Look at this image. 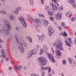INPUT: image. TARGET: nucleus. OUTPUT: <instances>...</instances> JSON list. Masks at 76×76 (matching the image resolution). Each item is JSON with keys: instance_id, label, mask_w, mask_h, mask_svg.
I'll use <instances>...</instances> for the list:
<instances>
[{"instance_id": "f257e3e1", "label": "nucleus", "mask_w": 76, "mask_h": 76, "mask_svg": "<svg viewBox=\"0 0 76 76\" xmlns=\"http://www.w3.org/2000/svg\"><path fill=\"white\" fill-rule=\"evenodd\" d=\"M58 42V44L56 46V48H58L60 50H63V48H62V45H63V43L60 40H58V41H56V44H57Z\"/></svg>"}, {"instance_id": "f03ea898", "label": "nucleus", "mask_w": 76, "mask_h": 76, "mask_svg": "<svg viewBox=\"0 0 76 76\" xmlns=\"http://www.w3.org/2000/svg\"><path fill=\"white\" fill-rule=\"evenodd\" d=\"M37 60L39 61H40L41 64L42 66L45 65L46 64V62L45 58L43 57H42L38 58H37Z\"/></svg>"}, {"instance_id": "7ed1b4c3", "label": "nucleus", "mask_w": 76, "mask_h": 76, "mask_svg": "<svg viewBox=\"0 0 76 76\" xmlns=\"http://www.w3.org/2000/svg\"><path fill=\"white\" fill-rule=\"evenodd\" d=\"M21 23L22 24L24 28H26V24L25 23V20L22 17H20L19 18Z\"/></svg>"}, {"instance_id": "20e7f679", "label": "nucleus", "mask_w": 76, "mask_h": 76, "mask_svg": "<svg viewBox=\"0 0 76 76\" xmlns=\"http://www.w3.org/2000/svg\"><path fill=\"white\" fill-rule=\"evenodd\" d=\"M23 40H22L19 43V45L18 46V48L20 49V51L22 53H23L25 51V50H24V49L23 47H22V46H23V43H22V42H23Z\"/></svg>"}, {"instance_id": "39448f33", "label": "nucleus", "mask_w": 76, "mask_h": 76, "mask_svg": "<svg viewBox=\"0 0 76 76\" xmlns=\"http://www.w3.org/2000/svg\"><path fill=\"white\" fill-rule=\"evenodd\" d=\"M48 34L50 37H51L53 34L54 33V30L52 29L51 26H49L48 28Z\"/></svg>"}, {"instance_id": "423d86ee", "label": "nucleus", "mask_w": 76, "mask_h": 76, "mask_svg": "<svg viewBox=\"0 0 76 76\" xmlns=\"http://www.w3.org/2000/svg\"><path fill=\"white\" fill-rule=\"evenodd\" d=\"M54 18L57 20H60L61 19V15L60 12H58L54 15Z\"/></svg>"}, {"instance_id": "0eeeda50", "label": "nucleus", "mask_w": 76, "mask_h": 76, "mask_svg": "<svg viewBox=\"0 0 76 76\" xmlns=\"http://www.w3.org/2000/svg\"><path fill=\"white\" fill-rule=\"evenodd\" d=\"M68 2L70 3L74 8H76V4L75 3V0H68Z\"/></svg>"}, {"instance_id": "6e6552de", "label": "nucleus", "mask_w": 76, "mask_h": 76, "mask_svg": "<svg viewBox=\"0 0 76 76\" xmlns=\"http://www.w3.org/2000/svg\"><path fill=\"white\" fill-rule=\"evenodd\" d=\"M36 53V50H33L29 52L28 57L29 58H30L31 57L33 54H35Z\"/></svg>"}, {"instance_id": "1a4fd4ad", "label": "nucleus", "mask_w": 76, "mask_h": 76, "mask_svg": "<svg viewBox=\"0 0 76 76\" xmlns=\"http://www.w3.org/2000/svg\"><path fill=\"white\" fill-rule=\"evenodd\" d=\"M48 58L49 60H50V61L54 63L55 61L54 60V58H53V56L52 54H50L49 53H48Z\"/></svg>"}, {"instance_id": "9d476101", "label": "nucleus", "mask_w": 76, "mask_h": 76, "mask_svg": "<svg viewBox=\"0 0 76 76\" xmlns=\"http://www.w3.org/2000/svg\"><path fill=\"white\" fill-rule=\"evenodd\" d=\"M4 23L5 24V25H6L8 27V29L9 30H11V29L12 28L11 27V26L9 24V23L7 22V21L5 20L4 21Z\"/></svg>"}, {"instance_id": "9b49d317", "label": "nucleus", "mask_w": 76, "mask_h": 76, "mask_svg": "<svg viewBox=\"0 0 76 76\" xmlns=\"http://www.w3.org/2000/svg\"><path fill=\"white\" fill-rule=\"evenodd\" d=\"M1 54H2V56H0V57L2 58V57H4V58H6V54L5 51L3 50H1Z\"/></svg>"}, {"instance_id": "f8f14e48", "label": "nucleus", "mask_w": 76, "mask_h": 76, "mask_svg": "<svg viewBox=\"0 0 76 76\" xmlns=\"http://www.w3.org/2000/svg\"><path fill=\"white\" fill-rule=\"evenodd\" d=\"M2 31L4 32H6L7 35H9V31L7 30L6 31V26H4Z\"/></svg>"}, {"instance_id": "ddd939ff", "label": "nucleus", "mask_w": 76, "mask_h": 76, "mask_svg": "<svg viewBox=\"0 0 76 76\" xmlns=\"http://www.w3.org/2000/svg\"><path fill=\"white\" fill-rule=\"evenodd\" d=\"M34 22H35V23H38V24H40L41 23V22L38 18L35 19L34 20Z\"/></svg>"}, {"instance_id": "4468645a", "label": "nucleus", "mask_w": 76, "mask_h": 76, "mask_svg": "<svg viewBox=\"0 0 76 76\" xmlns=\"http://www.w3.org/2000/svg\"><path fill=\"white\" fill-rule=\"evenodd\" d=\"M52 8L53 11H56L57 9V7L56 5L52 4Z\"/></svg>"}, {"instance_id": "2eb2a0df", "label": "nucleus", "mask_w": 76, "mask_h": 76, "mask_svg": "<svg viewBox=\"0 0 76 76\" xmlns=\"http://www.w3.org/2000/svg\"><path fill=\"white\" fill-rule=\"evenodd\" d=\"M52 1L53 3H55V4H57L58 6H59V4L57 3V2H58L59 1V0H52Z\"/></svg>"}, {"instance_id": "dca6fc26", "label": "nucleus", "mask_w": 76, "mask_h": 76, "mask_svg": "<svg viewBox=\"0 0 76 76\" xmlns=\"http://www.w3.org/2000/svg\"><path fill=\"white\" fill-rule=\"evenodd\" d=\"M16 67L17 69V70H21V69L22 68V66H16Z\"/></svg>"}, {"instance_id": "f3484780", "label": "nucleus", "mask_w": 76, "mask_h": 76, "mask_svg": "<svg viewBox=\"0 0 76 76\" xmlns=\"http://www.w3.org/2000/svg\"><path fill=\"white\" fill-rule=\"evenodd\" d=\"M61 25L63 26V28L66 29V24L65 23L63 22L61 23Z\"/></svg>"}, {"instance_id": "a211bd4d", "label": "nucleus", "mask_w": 76, "mask_h": 76, "mask_svg": "<svg viewBox=\"0 0 76 76\" xmlns=\"http://www.w3.org/2000/svg\"><path fill=\"white\" fill-rule=\"evenodd\" d=\"M48 15L50 16H53L54 13L52 11H50L48 12Z\"/></svg>"}, {"instance_id": "6ab92c4d", "label": "nucleus", "mask_w": 76, "mask_h": 76, "mask_svg": "<svg viewBox=\"0 0 76 76\" xmlns=\"http://www.w3.org/2000/svg\"><path fill=\"white\" fill-rule=\"evenodd\" d=\"M66 16L68 17L71 16V12H66Z\"/></svg>"}, {"instance_id": "aec40b11", "label": "nucleus", "mask_w": 76, "mask_h": 76, "mask_svg": "<svg viewBox=\"0 0 76 76\" xmlns=\"http://www.w3.org/2000/svg\"><path fill=\"white\" fill-rule=\"evenodd\" d=\"M56 54L58 56L61 55V53H60V52L58 50H56Z\"/></svg>"}, {"instance_id": "412c9836", "label": "nucleus", "mask_w": 76, "mask_h": 76, "mask_svg": "<svg viewBox=\"0 0 76 76\" xmlns=\"http://www.w3.org/2000/svg\"><path fill=\"white\" fill-rule=\"evenodd\" d=\"M49 23V22L48 21L45 20L44 22V25L45 26H47L48 24Z\"/></svg>"}, {"instance_id": "4be33fe9", "label": "nucleus", "mask_w": 76, "mask_h": 76, "mask_svg": "<svg viewBox=\"0 0 76 76\" xmlns=\"http://www.w3.org/2000/svg\"><path fill=\"white\" fill-rule=\"evenodd\" d=\"M27 39H28L30 42H32V38H31V37H30L29 36L27 37Z\"/></svg>"}, {"instance_id": "5701e85b", "label": "nucleus", "mask_w": 76, "mask_h": 76, "mask_svg": "<svg viewBox=\"0 0 76 76\" xmlns=\"http://www.w3.org/2000/svg\"><path fill=\"white\" fill-rule=\"evenodd\" d=\"M43 48L45 51H47V50H48V48L47 47V46L46 45H43Z\"/></svg>"}, {"instance_id": "b1692460", "label": "nucleus", "mask_w": 76, "mask_h": 76, "mask_svg": "<svg viewBox=\"0 0 76 76\" xmlns=\"http://www.w3.org/2000/svg\"><path fill=\"white\" fill-rule=\"evenodd\" d=\"M58 10L59 11H62L63 10V8L62 6L59 7H58Z\"/></svg>"}, {"instance_id": "393cba45", "label": "nucleus", "mask_w": 76, "mask_h": 76, "mask_svg": "<svg viewBox=\"0 0 76 76\" xmlns=\"http://www.w3.org/2000/svg\"><path fill=\"white\" fill-rule=\"evenodd\" d=\"M68 41L69 44H72V43H73V42H72V39H71V38H69Z\"/></svg>"}, {"instance_id": "a878e982", "label": "nucleus", "mask_w": 76, "mask_h": 76, "mask_svg": "<svg viewBox=\"0 0 76 76\" xmlns=\"http://www.w3.org/2000/svg\"><path fill=\"white\" fill-rule=\"evenodd\" d=\"M61 35L62 36H67V33L65 32H64L63 33H62L61 34Z\"/></svg>"}, {"instance_id": "bb28decb", "label": "nucleus", "mask_w": 76, "mask_h": 76, "mask_svg": "<svg viewBox=\"0 0 76 76\" xmlns=\"http://www.w3.org/2000/svg\"><path fill=\"white\" fill-rule=\"evenodd\" d=\"M76 19V18H75V17H72L71 18V21L72 22H74L75 20Z\"/></svg>"}, {"instance_id": "cd10ccee", "label": "nucleus", "mask_w": 76, "mask_h": 76, "mask_svg": "<svg viewBox=\"0 0 76 76\" xmlns=\"http://www.w3.org/2000/svg\"><path fill=\"white\" fill-rule=\"evenodd\" d=\"M65 42L66 43V44H67L68 46H69V47H71V45L70 44H69V42H68V41H67V40H66L65 41Z\"/></svg>"}, {"instance_id": "c85d7f7f", "label": "nucleus", "mask_w": 76, "mask_h": 76, "mask_svg": "<svg viewBox=\"0 0 76 76\" xmlns=\"http://www.w3.org/2000/svg\"><path fill=\"white\" fill-rule=\"evenodd\" d=\"M68 60L69 63H70V64H72V60L70 59V58H69Z\"/></svg>"}, {"instance_id": "c756f323", "label": "nucleus", "mask_w": 76, "mask_h": 76, "mask_svg": "<svg viewBox=\"0 0 76 76\" xmlns=\"http://www.w3.org/2000/svg\"><path fill=\"white\" fill-rule=\"evenodd\" d=\"M41 69H43V70H47L48 67H46L45 68L43 66H41Z\"/></svg>"}, {"instance_id": "7c9ffc66", "label": "nucleus", "mask_w": 76, "mask_h": 76, "mask_svg": "<svg viewBox=\"0 0 76 76\" xmlns=\"http://www.w3.org/2000/svg\"><path fill=\"white\" fill-rule=\"evenodd\" d=\"M40 52L41 53H40L39 54L40 55H41V54H42V53H44V50H43V49H40Z\"/></svg>"}, {"instance_id": "2f4dec72", "label": "nucleus", "mask_w": 76, "mask_h": 76, "mask_svg": "<svg viewBox=\"0 0 76 76\" xmlns=\"http://www.w3.org/2000/svg\"><path fill=\"white\" fill-rule=\"evenodd\" d=\"M34 26L36 28H38V24L35 23L34 24Z\"/></svg>"}, {"instance_id": "473e14b6", "label": "nucleus", "mask_w": 76, "mask_h": 76, "mask_svg": "<svg viewBox=\"0 0 76 76\" xmlns=\"http://www.w3.org/2000/svg\"><path fill=\"white\" fill-rule=\"evenodd\" d=\"M48 73H50V72H51V67H48Z\"/></svg>"}, {"instance_id": "72a5a7b5", "label": "nucleus", "mask_w": 76, "mask_h": 76, "mask_svg": "<svg viewBox=\"0 0 76 76\" xmlns=\"http://www.w3.org/2000/svg\"><path fill=\"white\" fill-rule=\"evenodd\" d=\"M14 17L13 16H10V18L11 20H13V18Z\"/></svg>"}, {"instance_id": "f704fd0d", "label": "nucleus", "mask_w": 76, "mask_h": 76, "mask_svg": "<svg viewBox=\"0 0 76 76\" xmlns=\"http://www.w3.org/2000/svg\"><path fill=\"white\" fill-rule=\"evenodd\" d=\"M62 63L63 64H65L66 63V60H64L62 61Z\"/></svg>"}, {"instance_id": "c9c22d12", "label": "nucleus", "mask_w": 76, "mask_h": 76, "mask_svg": "<svg viewBox=\"0 0 76 76\" xmlns=\"http://www.w3.org/2000/svg\"><path fill=\"white\" fill-rule=\"evenodd\" d=\"M0 13H4V14H6V12L3 11L0 12Z\"/></svg>"}, {"instance_id": "e433bc0d", "label": "nucleus", "mask_w": 76, "mask_h": 76, "mask_svg": "<svg viewBox=\"0 0 76 76\" xmlns=\"http://www.w3.org/2000/svg\"><path fill=\"white\" fill-rule=\"evenodd\" d=\"M50 20H51L52 21H54V18L53 17H50Z\"/></svg>"}, {"instance_id": "4c0bfd02", "label": "nucleus", "mask_w": 76, "mask_h": 76, "mask_svg": "<svg viewBox=\"0 0 76 76\" xmlns=\"http://www.w3.org/2000/svg\"><path fill=\"white\" fill-rule=\"evenodd\" d=\"M15 38H16V41L17 42L19 43V39H18V37L15 36Z\"/></svg>"}, {"instance_id": "58836bf2", "label": "nucleus", "mask_w": 76, "mask_h": 76, "mask_svg": "<svg viewBox=\"0 0 76 76\" xmlns=\"http://www.w3.org/2000/svg\"><path fill=\"white\" fill-rule=\"evenodd\" d=\"M41 37L43 38V39H45V37H44V34H42Z\"/></svg>"}, {"instance_id": "ea45409f", "label": "nucleus", "mask_w": 76, "mask_h": 76, "mask_svg": "<svg viewBox=\"0 0 76 76\" xmlns=\"http://www.w3.org/2000/svg\"><path fill=\"white\" fill-rule=\"evenodd\" d=\"M39 17H42L43 18H44V15H43L42 14H39Z\"/></svg>"}, {"instance_id": "a19ab883", "label": "nucleus", "mask_w": 76, "mask_h": 76, "mask_svg": "<svg viewBox=\"0 0 76 76\" xmlns=\"http://www.w3.org/2000/svg\"><path fill=\"white\" fill-rule=\"evenodd\" d=\"M51 50H52V52L53 53V54H54V49H53V48H52L51 49Z\"/></svg>"}, {"instance_id": "79ce46f5", "label": "nucleus", "mask_w": 76, "mask_h": 76, "mask_svg": "<svg viewBox=\"0 0 76 76\" xmlns=\"http://www.w3.org/2000/svg\"><path fill=\"white\" fill-rule=\"evenodd\" d=\"M50 9V8L48 6H45V9L46 10H48Z\"/></svg>"}, {"instance_id": "37998d69", "label": "nucleus", "mask_w": 76, "mask_h": 76, "mask_svg": "<svg viewBox=\"0 0 76 76\" xmlns=\"http://www.w3.org/2000/svg\"><path fill=\"white\" fill-rule=\"evenodd\" d=\"M15 13V14H18V10L17 9L16 10Z\"/></svg>"}, {"instance_id": "c03bdc74", "label": "nucleus", "mask_w": 76, "mask_h": 76, "mask_svg": "<svg viewBox=\"0 0 76 76\" xmlns=\"http://www.w3.org/2000/svg\"><path fill=\"white\" fill-rule=\"evenodd\" d=\"M42 76H44L45 75V72H42L41 73Z\"/></svg>"}, {"instance_id": "a18cd8bd", "label": "nucleus", "mask_w": 76, "mask_h": 76, "mask_svg": "<svg viewBox=\"0 0 76 76\" xmlns=\"http://www.w3.org/2000/svg\"><path fill=\"white\" fill-rule=\"evenodd\" d=\"M58 29L59 30V31H61V29H62V28L61 27H59L58 28Z\"/></svg>"}, {"instance_id": "49530a36", "label": "nucleus", "mask_w": 76, "mask_h": 76, "mask_svg": "<svg viewBox=\"0 0 76 76\" xmlns=\"http://www.w3.org/2000/svg\"><path fill=\"white\" fill-rule=\"evenodd\" d=\"M20 9H21V7H19L17 8V10H20Z\"/></svg>"}, {"instance_id": "de8ad7c7", "label": "nucleus", "mask_w": 76, "mask_h": 76, "mask_svg": "<svg viewBox=\"0 0 76 76\" xmlns=\"http://www.w3.org/2000/svg\"><path fill=\"white\" fill-rule=\"evenodd\" d=\"M36 31L37 32H39V30L38 29H36Z\"/></svg>"}, {"instance_id": "09e8293b", "label": "nucleus", "mask_w": 76, "mask_h": 76, "mask_svg": "<svg viewBox=\"0 0 76 76\" xmlns=\"http://www.w3.org/2000/svg\"><path fill=\"white\" fill-rule=\"evenodd\" d=\"M9 58H5V60H6V61H9Z\"/></svg>"}, {"instance_id": "8fccbe9b", "label": "nucleus", "mask_w": 76, "mask_h": 76, "mask_svg": "<svg viewBox=\"0 0 76 76\" xmlns=\"http://www.w3.org/2000/svg\"><path fill=\"white\" fill-rule=\"evenodd\" d=\"M39 39H43V37H42L41 36H40L39 37Z\"/></svg>"}, {"instance_id": "3c124183", "label": "nucleus", "mask_w": 76, "mask_h": 76, "mask_svg": "<svg viewBox=\"0 0 76 76\" xmlns=\"http://www.w3.org/2000/svg\"><path fill=\"white\" fill-rule=\"evenodd\" d=\"M41 3L42 4H44V0H41Z\"/></svg>"}, {"instance_id": "603ef678", "label": "nucleus", "mask_w": 76, "mask_h": 76, "mask_svg": "<svg viewBox=\"0 0 76 76\" xmlns=\"http://www.w3.org/2000/svg\"><path fill=\"white\" fill-rule=\"evenodd\" d=\"M39 48V46L38 45L37 47V50H38V48Z\"/></svg>"}, {"instance_id": "864d4df0", "label": "nucleus", "mask_w": 76, "mask_h": 76, "mask_svg": "<svg viewBox=\"0 0 76 76\" xmlns=\"http://www.w3.org/2000/svg\"><path fill=\"white\" fill-rule=\"evenodd\" d=\"M75 43L76 45V38H75Z\"/></svg>"}, {"instance_id": "5fc2aeb1", "label": "nucleus", "mask_w": 76, "mask_h": 76, "mask_svg": "<svg viewBox=\"0 0 76 76\" xmlns=\"http://www.w3.org/2000/svg\"><path fill=\"white\" fill-rule=\"evenodd\" d=\"M3 42V40L0 38V42Z\"/></svg>"}, {"instance_id": "6e6d98bb", "label": "nucleus", "mask_w": 76, "mask_h": 76, "mask_svg": "<svg viewBox=\"0 0 76 76\" xmlns=\"http://www.w3.org/2000/svg\"><path fill=\"white\" fill-rule=\"evenodd\" d=\"M30 20H31V21H34V19H33V18H31L30 19Z\"/></svg>"}, {"instance_id": "4d7b16f0", "label": "nucleus", "mask_w": 76, "mask_h": 76, "mask_svg": "<svg viewBox=\"0 0 76 76\" xmlns=\"http://www.w3.org/2000/svg\"><path fill=\"white\" fill-rule=\"evenodd\" d=\"M30 2H31L32 3V1H33V0H29Z\"/></svg>"}, {"instance_id": "13d9d810", "label": "nucleus", "mask_w": 76, "mask_h": 76, "mask_svg": "<svg viewBox=\"0 0 76 76\" xmlns=\"http://www.w3.org/2000/svg\"><path fill=\"white\" fill-rule=\"evenodd\" d=\"M3 59H2L1 61V63H3V62H4V61H3Z\"/></svg>"}, {"instance_id": "bf43d9fd", "label": "nucleus", "mask_w": 76, "mask_h": 76, "mask_svg": "<svg viewBox=\"0 0 76 76\" xmlns=\"http://www.w3.org/2000/svg\"><path fill=\"white\" fill-rule=\"evenodd\" d=\"M52 73L53 74H54L55 73V72H54V71H52Z\"/></svg>"}, {"instance_id": "052dcab7", "label": "nucleus", "mask_w": 76, "mask_h": 76, "mask_svg": "<svg viewBox=\"0 0 76 76\" xmlns=\"http://www.w3.org/2000/svg\"><path fill=\"white\" fill-rule=\"evenodd\" d=\"M61 75L62 76H64V74H63V73H61Z\"/></svg>"}, {"instance_id": "680f3d73", "label": "nucleus", "mask_w": 76, "mask_h": 76, "mask_svg": "<svg viewBox=\"0 0 76 76\" xmlns=\"http://www.w3.org/2000/svg\"><path fill=\"white\" fill-rule=\"evenodd\" d=\"M27 69H28V68L27 67H25V70H26Z\"/></svg>"}, {"instance_id": "e2e57ef3", "label": "nucleus", "mask_w": 76, "mask_h": 76, "mask_svg": "<svg viewBox=\"0 0 76 76\" xmlns=\"http://www.w3.org/2000/svg\"><path fill=\"white\" fill-rule=\"evenodd\" d=\"M12 68L11 67H9V70H11V69H12Z\"/></svg>"}, {"instance_id": "0e129e2a", "label": "nucleus", "mask_w": 76, "mask_h": 76, "mask_svg": "<svg viewBox=\"0 0 76 76\" xmlns=\"http://www.w3.org/2000/svg\"><path fill=\"white\" fill-rule=\"evenodd\" d=\"M16 30H18V27H16Z\"/></svg>"}, {"instance_id": "69168bd1", "label": "nucleus", "mask_w": 76, "mask_h": 76, "mask_svg": "<svg viewBox=\"0 0 76 76\" xmlns=\"http://www.w3.org/2000/svg\"><path fill=\"white\" fill-rule=\"evenodd\" d=\"M0 48H2V46H1V45H0Z\"/></svg>"}, {"instance_id": "338daca9", "label": "nucleus", "mask_w": 76, "mask_h": 76, "mask_svg": "<svg viewBox=\"0 0 76 76\" xmlns=\"http://www.w3.org/2000/svg\"><path fill=\"white\" fill-rule=\"evenodd\" d=\"M48 76H51V74H49L48 75Z\"/></svg>"}, {"instance_id": "774afa93", "label": "nucleus", "mask_w": 76, "mask_h": 76, "mask_svg": "<svg viewBox=\"0 0 76 76\" xmlns=\"http://www.w3.org/2000/svg\"><path fill=\"white\" fill-rule=\"evenodd\" d=\"M75 36H76V32L75 33Z\"/></svg>"}]
</instances>
